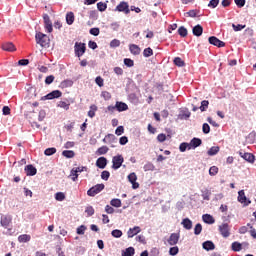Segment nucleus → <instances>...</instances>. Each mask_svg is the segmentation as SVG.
Listing matches in <instances>:
<instances>
[{"label":"nucleus","instance_id":"obj_3","mask_svg":"<svg viewBox=\"0 0 256 256\" xmlns=\"http://www.w3.org/2000/svg\"><path fill=\"white\" fill-rule=\"evenodd\" d=\"M74 51L76 57H83L85 55V51H87V47L85 43L76 42L74 45Z\"/></svg>","mask_w":256,"mask_h":256},{"label":"nucleus","instance_id":"obj_9","mask_svg":"<svg viewBox=\"0 0 256 256\" xmlns=\"http://www.w3.org/2000/svg\"><path fill=\"white\" fill-rule=\"evenodd\" d=\"M103 143L111 145V147H115V143H117V137L115 136V134H108L104 137Z\"/></svg>","mask_w":256,"mask_h":256},{"label":"nucleus","instance_id":"obj_32","mask_svg":"<svg viewBox=\"0 0 256 256\" xmlns=\"http://www.w3.org/2000/svg\"><path fill=\"white\" fill-rule=\"evenodd\" d=\"M246 139H247L248 143H250L251 145L256 143V133H255V131L250 132Z\"/></svg>","mask_w":256,"mask_h":256},{"label":"nucleus","instance_id":"obj_43","mask_svg":"<svg viewBox=\"0 0 256 256\" xmlns=\"http://www.w3.org/2000/svg\"><path fill=\"white\" fill-rule=\"evenodd\" d=\"M85 213H87L88 217H93V215H95V208H93V206H87Z\"/></svg>","mask_w":256,"mask_h":256},{"label":"nucleus","instance_id":"obj_64","mask_svg":"<svg viewBox=\"0 0 256 256\" xmlns=\"http://www.w3.org/2000/svg\"><path fill=\"white\" fill-rule=\"evenodd\" d=\"M95 83H96V85H98V87H103V85H104V80L102 79L101 76H98V77H96V79H95Z\"/></svg>","mask_w":256,"mask_h":256},{"label":"nucleus","instance_id":"obj_53","mask_svg":"<svg viewBox=\"0 0 256 256\" xmlns=\"http://www.w3.org/2000/svg\"><path fill=\"white\" fill-rule=\"evenodd\" d=\"M152 55H153V49L151 47L144 49L143 51L144 57H151Z\"/></svg>","mask_w":256,"mask_h":256},{"label":"nucleus","instance_id":"obj_33","mask_svg":"<svg viewBox=\"0 0 256 256\" xmlns=\"http://www.w3.org/2000/svg\"><path fill=\"white\" fill-rule=\"evenodd\" d=\"M219 146H212L208 152H207V155H209V157H213L215 155H217V153H219Z\"/></svg>","mask_w":256,"mask_h":256},{"label":"nucleus","instance_id":"obj_5","mask_svg":"<svg viewBox=\"0 0 256 256\" xmlns=\"http://www.w3.org/2000/svg\"><path fill=\"white\" fill-rule=\"evenodd\" d=\"M125 161V158H123V155L118 154L112 158V169H121V166L123 165Z\"/></svg>","mask_w":256,"mask_h":256},{"label":"nucleus","instance_id":"obj_8","mask_svg":"<svg viewBox=\"0 0 256 256\" xmlns=\"http://www.w3.org/2000/svg\"><path fill=\"white\" fill-rule=\"evenodd\" d=\"M43 20H44V29L47 31V33H53V22H51V18L49 17V14H44Z\"/></svg>","mask_w":256,"mask_h":256},{"label":"nucleus","instance_id":"obj_23","mask_svg":"<svg viewBox=\"0 0 256 256\" xmlns=\"http://www.w3.org/2000/svg\"><path fill=\"white\" fill-rule=\"evenodd\" d=\"M129 51L132 53V55H140L141 48L137 44H130Z\"/></svg>","mask_w":256,"mask_h":256},{"label":"nucleus","instance_id":"obj_45","mask_svg":"<svg viewBox=\"0 0 256 256\" xmlns=\"http://www.w3.org/2000/svg\"><path fill=\"white\" fill-rule=\"evenodd\" d=\"M97 9H98V11H100L101 13H103V11H106V10H107V3L98 2V3H97Z\"/></svg>","mask_w":256,"mask_h":256},{"label":"nucleus","instance_id":"obj_10","mask_svg":"<svg viewBox=\"0 0 256 256\" xmlns=\"http://www.w3.org/2000/svg\"><path fill=\"white\" fill-rule=\"evenodd\" d=\"M208 41L210 43V45H214L215 47H225V42L219 40V38H217L216 36H210L208 38Z\"/></svg>","mask_w":256,"mask_h":256},{"label":"nucleus","instance_id":"obj_14","mask_svg":"<svg viewBox=\"0 0 256 256\" xmlns=\"http://www.w3.org/2000/svg\"><path fill=\"white\" fill-rule=\"evenodd\" d=\"M140 231H141V227L139 226H134L133 228H129V230L127 231L128 239H133L135 235H139Z\"/></svg>","mask_w":256,"mask_h":256},{"label":"nucleus","instance_id":"obj_4","mask_svg":"<svg viewBox=\"0 0 256 256\" xmlns=\"http://www.w3.org/2000/svg\"><path fill=\"white\" fill-rule=\"evenodd\" d=\"M218 231H219L220 235H222V237H224V239H227V237L231 236V227L229 226L228 223H222L218 227Z\"/></svg>","mask_w":256,"mask_h":256},{"label":"nucleus","instance_id":"obj_11","mask_svg":"<svg viewBox=\"0 0 256 256\" xmlns=\"http://www.w3.org/2000/svg\"><path fill=\"white\" fill-rule=\"evenodd\" d=\"M27 177H35V175H37V168H35V166H33V164H29L27 166H25L24 169Z\"/></svg>","mask_w":256,"mask_h":256},{"label":"nucleus","instance_id":"obj_13","mask_svg":"<svg viewBox=\"0 0 256 256\" xmlns=\"http://www.w3.org/2000/svg\"><path fill=\"white\" fill-rule=\"evenodd\" d=\"M128 181L132 184L133 189H139V183H137V174H135V172L128 175Z\"/></svg>","mask_w":256,"mask_h":256},{"label":"nucleus","instance_id":"obj_20","mask_svg":"<svg viewBox=\"0 0 256 256\" xmlns=\"http://www.w3.org/2000/svg\"><path fill=\"white\" fill-rule=\"evenodd\" d=\"M202 221H204L207 225H213V223H215V218L211 214H203Z\"/></svg>","mask_w":256,"mask_h":256},{"label":"nucleus","instance_id":"obj_46","mask_svg":"<svg viewBox=\"0 0 256 256\" xmlns=\"http://www.w3.org/2000/svg\"><path fill=\"white\" fill-rule=\"evenodd\" d=\"M199 109L202 112L207 111V109H209V102L207 100H203Z\"/></svg>","mask_w":256,"mask_h":256},{"label":"nucleus","instance_id":"obj_59","mask_svg":"<svg viewBox=\"0 0 256 256\" xmlns=\"http://www.w3.org/2000/svg\"><path fill=\"white\" fill-rule=\"evenodd\" d=\"M219 5V0H210L208 3V7L211 9H216V7Z\"/></svg>","mask_w":256,"mask_h":256},{"label":"nucleus","instance_id":"obj_34","mask_svg":"<svg viewBox=\"0 0 256 256\" xmlns=\"http://www.w3.org/2000/svg\"><path fill=\"white\" fill-rule=\"evenodd\" d=\"M60 87L62 89H67L68 87H73V80H64L60 83Z\"/></svg>","mask_w":256,"mask_h":256},{"label":"nucleus","instance_id":"obj_55","mask_svg":"<svg viewBox=\"0 0 256 256\" xmlns=\"http://www.w3.org/2000/svg\"><path fill=\"white\" fill-rule=\"evenodd\" d=\"M179 254V247L174 246L169 249V255L175 256Z\"/></svg>","mask_w":256,"mask_h":256},{"label":"nucleus","instance_id":"obj_30","mask_svg":"<svg viewBox=\"0 0 256 256\" xmlns=\"http://www.w3.org/2000/svg\"><path fill=\"white\" fill-rule=\"evenodd\" d=\"M19 243H29L31 241V235L29 234H22L18 237Z\"/></svg>","mask_w":256,"mask_h":256},{"label":"nucleus","instance_id":"obj_42","mask_svg":"<svg viewBox=\"0 0 256 256\" xmlns=\"http://www.w3.org/2000/svg\"><path fill=\"white\" fill-rule=\"evenodd\" d=\"M202 231H203V225H201V223H197L194 227V235H201Z\"/></svg>","mask_w":256,"mask_h":256},{"label":"nucleus","instance_id":"obj_21","mask_svg":"<svg viewBox=\"0 0 256 256\" xmlns=\"http://www.w3.org/2000/svg\"><path fill=\"white\" fill-rule=\"evenodd\" d=\"M202 247L203 249H205V251H213L215 249V244L213 243V241L207 240L203 242Z\"/></svg>","mask_w":256,"mask_h":256},{"label":"nucleus","instance_id":"obj_6","mask_svg":"<svg viewBox=\"0 0 256 256\" xmlns=\"http://www.w3.org/2000/svg\"><path fill=\"white\" fill-rule=\"evenodd\" d=\"M63 95L61 90H53L52 92L48 93L47 95L41 98V101H51L53 99H59Z\"/></svg>","mask_w":256,"mask_h":256},{"label":"nucleus","instance_id":"obj_16","mask_svg":"<svg viewBox=\"0 0 256 256\" xmlns=\"http://www.w3.org/2000/svg\"><path fill=\"white\" fill-rule=\"evenodd\" d=\"M11 221H13V218L9 215H6L1 217L0 223L4 229H7V227L11 225Z\"/></svg>","mask_w":256,"mask_h":256},{"label":"nucleus","instance_id":"obj_47","mask_svg":"<svg viewBox=\"0 0 256 256\" xmlns=\"http://www.w3.org/2000/svg\"><path fill=\"white\" fill-rule=\"evenodd\" d=\"M217 173H219V168L217 166H212L209 169V175L211 177H215V175H217Z\"/></svg>","mask_w":256,"mask_h":256},{"label":"nucleus","instance_id":"obj_31","mask_svg":"<svg viewBox=\"0 0 256 256\" xmlns=\"http://www.w3.org/2000/svg\"><path fill=\"white\" fill-rule=\"evenodd\" d=\"M190 143H192L194 149H197V147H201L203 141L200 138L194 137L190 140Z\"/></svg>","mask_w":256,"mask_h":256},{"label":"nucleus","instance_id":"obj_37","mask_svg":"<svg viewBox=\"0 0 256 256\" xmlns=\"http://www.w3.org/2000/svg\"><path fill=\"white\" fill-rule=\"evenodd\" d=\"M62 155L63 157H66V159H73V157H75V152L73 150H64Z\"/></svg>","mask_w":256,"mask_h":256},{"label":"nucleus","instance_id":"obj_18","mask_svg":"<svg viewBox=\"0 0 256 256\" xmlns=\"http://www.w3.org/2000/svg\"><path fill=\"white\" fill-rule=\"evenodd\" d=\"M181 225L186 229V231H191V229H193V221L189 218L182 219Z\"/></svg>","mask_w":256,"mask_h":256},{"label":"nucleus","instance_id":"obj_56","mask_svg":"<svg viewBox=\"0 0 256 256\" xmlns=\"http://www.w3.org/2000/svg\"><path fill=\"white\" fill-rule=\"evenodd\" d=\"M56 201H65V193L63 192H57L55 194Z\"/></svg>","mask_w":256,"mask_h":256},{"label":"nucleus","instance_id":"obj_51","mask_svg":"<svg viewBox=\"0 0 256 256\" xmlns=\"http://www.w3.org/2000/svg\"><path fill=\"white\" fill-rule=\"evenodd\" d=\"M69 106L70 104L65 101H60L58 103V107H60L61 109H65V111H69Z\"/></svg>","mask_w":256,"mask_h":256},{"label":"nucleus","instance_id":"obj_44","mask_svg":"<svg viewBox=\"0 0 256 256\" xmlns=\"http://www.w3.org/2000/svg\"><path fill=\"white\" fill-rule=\"evenodd\" d=\"M120 45H121V41L119 39H113L110 42L111 49H117V47H119Z\"/></svg>","mask_w":256,"mask_h":256},{"label":"nucleus","instance_id":"obj_57","mask_svg":"<svg viewBox=\"0 0 256 256\" xmlns=\"http://www.w3.org/2000/svg\"><path fill=\"white\" fill-rule=\"evenodd\" d=\"M70 177L72 181H77V179H79V174L74 170V168L70 171Z\"/></svg>","mask_w":256,"mask_h":256},{"label":"nucleus","instance_id":"obj_58","mask_svg":"<svg viewBox=\"0 0 256 256\" xmlns=\"http://www.w3.org/2000/svg\"><path fill=\"white\" fill-rule=\"evenodd\" d=\"M155 170V165L153 163L148 162L147 164L144 165V171H154Z\"/></svg>","mask_w":256,"mask_h":256},{"label":"nucleus","instance_id":"obj_40","mask_svg":"<svg viewBox=\"0 0 256 256\" xmlns=\"http://www.w3.org/2000/svg\"><path fill=\"white\" fill-rule=\"evenodd\" d=\"M57 153V148L52 147V148H47L44 151V155H46L47 157H51V155H55Z\"/></svg>","mask_w":256,"mask_h":256},{"label":"nucleus","instance_id":"obj_52","mask_svg":"<svg viewBox=\"0 0 256 256\" xmlns=\"http://www.w3.org/2000/svg\"><path fill=\"white\" fill-rule=\"evenodd\" d=\"M178 34L180 35V37H187V28H185L184 26H181L178 29Z\"/></svg>","mask_w":256,"mask_h":256},{"label":"nucleus","instance_id":"obj_28","mask_svg":"<svg viewBox=\"0 0 256 256\" xmlns=\"http://www.w3.org/2000/svg\"><path fill=\"white\" fill-rule=\"evenodd\" d=\"M66 23L67 25H73V23H75V14H73V12L66 14Z\"/></svg>","mask_w":256,"mask_h":256},{"label":"nucleus","instance_id":"obj_1","mask_svg":"<svg viewBox=\"0 0 256 256\" xmlns=\"http://www.w3.org/2000/svg\"><path fill=\"white\" fill-rule=\"evenodd\" d=\"M35 40H36V43L42 47H47L50 43L49 36H47L42 32H36Z\"/></svg>","mask_w":256,"mask_h":256},{"label":"nucleus","instance_id":"obj_39","mask_svg":"<svg viewBox=\"0 0 256 256\" xmlns=\"http://www.w3.org/2000/svg\"><path fill=\"white\" fill-rule=\"evenodd\" d=\"M173 63L176 67H185V61L181 57H175Z\"/></svg>","mask_w":256,"mask_h":256},{"label":"nucleus","instance_id":"obj_36","mask_svg":"<svg viewBox=\"0 0 256 256\" xmlns=\"http://www.w3.org/2000/svg\"><path fill=\"white\" fill-rule=\"evenodd\" d=\"M107 153H109V147L107 146H102L96 151V155H107Z\"/></svg>","mask_w":256,"mask_h":256},{"label":"nucleus","instance_id":"obj_19","mask_svg":"<svg viewBox=\"0 0 256 256\" xmlns=\"http://www.w3.org/2000/svg\"><path fill=\"white\" fill-rule=\"evenodd\" d=\"M96 167H98V169H105V167H107V158L105 157H99L96 160Z\"/></svg>","mask_w":256,"mask_h":256},{"label":"nucleus","instance_id":"obj_41","mask_svg":"<svg viewBox=\"0 0 256 256\" xmlns=\"http://www.w3.org/2000/svg\"><path fill=\"white\" fill-rule=\"evenodd\" d=\"M110 205H111L112 207H116V208L121 207V199H119V198H114V199H112V200L110 201Z\"/></svg>","mask_w":256,"mask_h":256},{"label":"nucleus","instance_id":"obj_49","mask_svg":"<svg viewBox=\"0 0 256 256\" xmlns=\"http://www.w3.org/2000/svg\"><path fill=\"white\" fill-rule=\"evenodd\" d=\"M109 177H111V173L107 170L102 171L101 173V179H103V181H109Z\"/></svg>","mask_w":256,"mask_h":256},{"label":"nucleus","instance_id":"obj_29","mask_svg":"<svg viewBox=\"0 0 256 256\" xmlns=\"http://www.w3.org/2000/svg\"><path fill=\"white\" fill-rule=\"evenodd\" d=\"M191 117V112L189 110L182 111L179 115L178 118L181 119V121H187Z\"/></svg>","mask_w":256,"mask_h":256},{"label":"nucleus","instance_id":"obj_15","mask_svg":"<svg viewBox=\"0 0 256 256\" xmlns=\"http://www.w3.org/2000/svg\"><path fill=\"white\" fill-rule=\"evenodd\" d=\"M238 201L239 203H243L244 205H250L251 201L247 199V196H245V191L240 190L238 192Z\"/></svg>","mask_w":256,"mask_h":256},{"label":"nucleus","instance_id":"obj_38","mask_svg":"<svg viewBox=\"0 0 256 256\" xmlns=\"http://www.w3.org/2000/svg\"><path fill=\"white\" fill-rule=\"evenodd\" d=\"M111 235L115 239H121V237H123V231H121L120 229H115L111 231Z\"/></svg>","mask_w":256,"mask_h":256},{"label":"nucleus","instance_id":"obj_2","mask_svg":"<svg viewBox=\"0 0 256 256\" xmlns=\"http://www.w3.org/2000/svg\"><path fill=\"white\" fill-rule=\"evenodd\" d=\"M103 189H105V184H96L87 191V195L88 197H95V195H99Z\"/></svg>","mask_w":256,"mask_h":256},{"label":"nucleus","instance_id":"obj_62","mask_svg":"<svg viewBox=\"0 0 256 256\" xmlns=\"http://www.w3.org/2000/svg\"><path fill=\"white\" fill-rule=\"evenodd\" d=\"M124 65H126V67H133L135 65V62L130 58H125Z\"/></svg>","mask_w":256,"mask_h":256},{"label":"nucleus","instance_id":"obj_63","mask_svg":"<svg viewBox=\"0 0 256 256\" xmlns=\"http://www.w3.org/2000/svg\"><path fill=\"white\" fill-rule=\"evenodd\" d=\"M90 35H93L94 37H99L100 30L99 28H91L89 30Z\"/></svg>","mask_w":256,"mask_h":256},{"label":"nucleus","instance_id":"obj_17","mask_svg":"<svg viewBox=\"0 0 256 256\" xmlns=\"http://www.w3.org/2000/svg\"><path fill=\"white\" fill-rule=\"evenodd\" d=\"M115 107L118 113H123V111H127L129 109V106L127 105V103L120 102V101L116 102Z\"/></svg>","mask_w":256,"mask_h":256},{"label":"nucleus","instance_id":"obj_35","mask_svg":"<svg viewBox=\"0 0 256 256\" xmlns=\"http://www.w3.org/2000/svg\"><path fill=\"white\" fill-rule=\"evenodd\" d=\"M135 255V248L133 247H128L125 249V251L122 252V256H133Z\"/></svg>","mask_w":256,"mask_h":256},{"label":"nucleus","instance_id":"obj_22","mask_svg":"<svg viewBox=\"0 0 256 256\" xmlns=\"http://www.w3.org/2000/svg\"><path fill=\"white\" fill-rule=\"evenodd\" d=\"M2 49L3 51H9V52H13L16 51L17 48H15V44H13V42H6L2 45Z\"/></svg>","mask_w":256,"mask_h":256},{"label":"nucleus","instance_id":"obj_24","mask_svg":"<svg viewBox=\"0 0 256 256\" xmlns=\"http://www.w3.org/2000/svg\"><path fill=\"white\" fill-rule=\"evenodd\" d=\"M192 33L193 35H195V37H201V35H203V26L199 24L194 26L192 29Z\"/></svg>","mask_w":256,"mask_h":256},{"label":"nucleus","instance_id":"obj_25","mask_svg":"<svg viewBox=\"0 0 256 256\" xmlns=\"http://www.w3.org/2000/svg\"><path fill=\"white\" fill-rule=\"evenodd\" d=\"M231 249L234 251V253H239V251L243 249V244H241V242L235 241L231 244Z\"/></svg>","mask_w":256,"mask_h":256},{"label":"nucleus","instance_id":"obj_26","mask_svg":"<svg viewBox=\"0 0 256 256\" xmlns=\"http://www.w3.org/2000/svg\"><path fill=\"white\" fill-rule=\"evenodd\" d=\"M243 159H244V161H247L248 163H255V155H253L249 152H245L243 154Z\"/></svg>","mask_w":256,"mask_h":256},{"label":"nucleus","instance_id":"obj_50","mask_svg":"<svg viewBox=\"0 0 256 256\" xmlns=\"http://www.w3.org/2000/svg\"><path fill=\"white\" fill-rule=\"evenodd\" d=\"M202 131L204 135H209V133H211V126H209L207 123H204L202 126Z\"/></svg>","mask_w":256,"mask_h":256},{"label":"nucleus","instance_id":"obj_7","mask_svg":"<svg viewBox=\"0 0 256 256\" xmlns=\"http://www.w3.org/2000/svg\"><path fill=\"white\" fill-rule=\"evenodd\" d=\"M115 11H118L119 13H125L126 15H129V13H131V10H129V3L125 1L120 2L116 6Z\"/></svg>","mask_w":256,"mask_h":256},{"label":"nucleus","instance_id":"obj_61","mask_svg":"<svg viewBox=\"0 0 256 256\" xmlns=\"http://www.w3.org/2000/svg\"><path fill=\"white\" fill-rule=\"evenodd\" d=\"M123 133H125V128L123 126H118L115 130V135L119 137L123 135Z\"/></svg>","mask_w":256,"mask_h":256},{"label":"nucleus","instance_id":"obj_48","mask_svg":"<svg viewBox=\"0 0 256 256\" xmlns=\"http://www.w3.org/2000/svg\"><path fill=\"white\" fill-rule=\"evenodd\" d=\"M85 231H87V226L81 225L76 229L77 235H85Z\"/></svg>","mask_w":256,"mask_h":256},{"label":"nucleus","instance_id":"obj_12","mask_svg":"<svg viewBox=\"0 0 256 256\" xmlns=\"http://www.w3.org/2000/svg\"><path fill=\"white\" fill-rule=\"evenodd\" d=\"M181 235L179 233H172L168 238V244L171 246H175L179 243Z\"/></svg>","mask_w":256,"mask_h":256},{"label":"nucleus","instance_id":"obj_60","mask_svg":"<svg viewBox=\"0 0 256 256\" xmlns=\"http://www.w3.org/2000/svg\"><path fill=\"white\" fill-rule=\"evenodd\" d=\"M45 117H47V112H45V110H40L38 114V121H44Z\"/></svg>","mask_w":256,"mask_h":256},{"label":"nucleus","instance_id":"obj_54","mask_svg":"<svg viewBox=\"0 0 256 256\" xmlns=\"http://www.w3.org/2000/svg\"><path fill=\"white\" fill-rule=\"evenodd\" d=\"M90 109L91 110L88 112V117L93 119V117H95V111H97V107L95 105H91Z\"/></svg>","mask_w":256,"mask_h":256},{"label":"nucleus","instance_id":"obj_27","mask_svg":"<svg viewBox=\"0 0 256 256\" xmlns=\"http://www.w3.org/2000/svg\"><path fill=\"white\" fill-rule=\"evenodd\" d=\"M201 197L204 201H209L211 199V190L209 189H204L201 190Z\"/></svg>","mask_w":256,"mask_h":256}]
</instances>
